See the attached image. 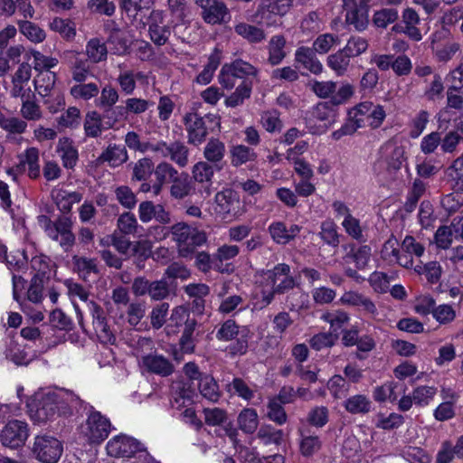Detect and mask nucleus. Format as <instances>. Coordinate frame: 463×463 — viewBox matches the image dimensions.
Masks as SVG:
<instances>
[{"mask_svg": "<svg viewBox=\"0 0 463 463\" xmlns=\"http://www.w3.org/2000/svg\"><path fill=\"white\" fill-rule=\"evenodd\" d=\"M402 18L403 26L397 24L392 27V30L395 32L404 33L413 41H420L422 35L420 29L417 27L420 24V16L418 13L414 9L408 7L402 12Z\"/></svg>", "mask_w": 463, "mask_h": 463, "instance_id": "obj_20", "label": "nucleus"}, {"mask_svg": "<svg viewBox=\"0 0 463 463\" xmlns=\"http://www.w3.org/2000/svg\"><path fill=\"white\" fill-rule=\"evenodd\" d=\"M111 427L109 419L90 406L80 432L89 443L100 444L109 437Z\"/></svg>", "mask_w": 463, "mask_h": 463, "instance_id": "obj_5", "label": "nucleus"}, {"mask_svg": "<svg viewBox=\"0 0 463 463\" xmlns=\"http://www.w3.org/2000/svg\"><path fill=\"white\" fill-rule=\"evenodd\" d=\"M372 249L368 245H362L358 248H352L347 257L351 258L358 269H364L371 258Z\"/></svg>", "mask_w": 463, "mask_h": 463, "instance_id": "obj_60", "label": "nucleus"}, {"mask_svg": "<svg viewBox=\"0 0 463 463\" xmlns=\"http://www.w3.org/2000/svg\"><path fill=\"white\" fill-rule=\"evenodd\" d=\"M72 264L74 271H76L85 280L91 273L97 274L99 272L96 260L94 259L73 256Z\"/></svg>", "mask_w": 463, "mask_h": 463, "instance_id": "obj_48", "label": "nucleus"}, {"mask_svg": "<svg viewBox=\"0 0 463 463\" xmlns=\"http://www.w3.org/2000/svg\"><path fill=\"white\" fill-rule=\"evenodd\" d=\"M437 393V388L434 386H419L412 392L413 401L417 406H427Z\"/></svg>", "mask_w": 463, "mask_h": 463, "instance_id": "obj_62", "label": "nucleus"}, {"mask_svg": "<svg viewBox=\"0 0 463 463\" xmlns=\"http://www.w3.org/2000/svg\"><path fill=\"white\" fill-rule=\"evenodd\" d=\"M234 32L250 43L257 44L263 42L267 35L260 25L240 22L234 25Z\"/></svg>", "mask_w": 463, "mask_h": 463, "instance_id": "obj_26", "label": "nucleus"}, {"mask_svg": "<svg viewBox=\"0 0 463 463\" xmlns=\"http://www.w3.org/2000/svg\"><path fill=\"white\" fill-rule=\"evenodd\" d=\"M283 430H276L270 425L261 426L257 434L258 438L261 439L265 445H279L283 440Z\"/></svg>", "mask_w": 463, "mask_h": 463, "instance_id": "obj_59", "label": "nucleus"}, {"mask_svg": "<svg viewBox=\"0 0 463 463\" xmlns=\"http://www.w3.org/2000/svg\"><path fill=\"white\" fill-rule=\"evenodd\" d=\"M252 91V81L242 80L236 87L235 90L225 99V105L229 108H236L244 103L245 99H250Z\"/></svg>", "mask_w": 463, "mask_h": 463, "instance_id": "obj_32", "label": "nucleus"}, {"mask_svg": "<svg viewBox=\"0 0 463 463\" xmlns=\"http://www.w3.org/2000/svg\"><path fill=\"white\" fill-rule=\"evenodd\" d=\"M85 135L90 137H98L102 132L101 116L97 111L88 112L84 120Z\"/></svg>", "mask_w": 463, "mask_h": 463, "instance_id": "obj_53", "label": "nucleus"}, {"mask_svg": "<svg viewBox=\"0 0 463 463\" xmlns=\"http://www.w3.org/2000/svg\"><path fill=\"white\" fill-rule=\"evenodd\" d=\"M118 90L113 86L107 84L102 88L99 97L95 100V104L98 108L104 109L105 108H110L116 105L118 101Z\"/></svg>", "mask_w": 463, "mask_h": 463, "instance_id": "obj_55", "label": "nucleus"}, {"mask_svg": "<svg viewBox=\"0 0 463 463\" xmlns=\"http://www.w3.org/2000/svg\"><path fill=\"white\" fill-rule=\"evenodd\" d=\"M165 16L161 10H152L148 16V33L156 46L165 45L171 35V28L164 24Z\"/></svg>", "mask_w": 463, "mask_h": 463, "instance_id": "obj_15", "label": "nucleus"}, {"mask_svg": "<svg viewBox=\"0 0 463 463\" xmlns=\"http://www.w3.org/2000/svg\"><path fill=\"white\" fill-rule=\"evenodd\" d=\"M106 449L110 457L131 458L136 454L139 455L145 449L137 439L121 434L109 439Z\"/></svg>", "mask_w": 463, "mask_h": 463, "instance_id": "obj_13", "label": "nucleus"}, {"mask_svg": "<svg viewBox=\"0 0 463 463\" xmlns=\"http://www.w3.org/2000/svg\"><path fill=\"white\" fill-rule=\"evenodd\" d=\"M343 8L345 12V23L358 32L364 31L369 24L368 10L356 0H343Z\"/></svg>", "mask_w": 463, "mask_h": 463, "instance_id": "obj_14", "label": "nucleus"}, {"mask_svg": "<svg viewBox=\"0 0 463 463\" xmlns=\"http://www.w3.org/2000/svg\"><path fill=\"white\" fill-rule=\"evenodd\" d=\"M404 423V417L402 414L392 412L388 416L380 414L378 416L376 428L384 430L398 429Z\"/></svg>", "mask_w": 463, "mask_h": 463, "instance_id": "obj_64", "label": "nucleus"}, {"mask_svg": "<svg viewBox=\"0 0 463 463\" xmlns=\"http://www.w3.org/2000/svg\"><path fill=\"white\" fill-rule=\"evenodd\" d=\"M99 92V88L96 83H84L80 82L71 88V94L75 99H81L89 100L91 98L96 97Z\"/></svg>", "mask_w": 463, "mask_h": 463, "instance_id": "obj_57", "label": "nucleus"}, {"mask_svg": "<svg viewBox=\"0 0 463 463\" xmlns=\"http://www.w3.org/2000/svg\"><path fill=\"white\" fill-rule=\"evenodd\" d=\"M326 65L335 73L336 76H344L351 66V58L343 49L338 50L326 58Z\"/></svg>", "mask_w": 463, "mask_h": 463, "instance_id": "obj_33", "label": "nucleus"}, {"mask_svg": "<svg viewBox=\"0 0 463 463\" xmlns=\"http://www.w3.org/2000/svg\"><path fill=\"white\" fill-rule=\"evenodd\" d=\"M335 106L331 102H319L313 108L312 116L319 121L325 122V126H331L336 118Z\"/></svg>", "mask_w": 463, "mask_h": 463, "instance_id": "obj_41", "label": "nucleus"}, {"mask_svg": "<svg viewBox=\"0 0 463 463\" xmlns=\"http://www.w3.org/2000/svg\"><path fill=\"white\" fill-rule=\"evenodd\" d=\"M37 222L46 236L59 242L65 252L71 250L75 243V235L71 231L72 221L69 216L61 215L55 221H52L49 216L42 214L37 217Z\"/></svg>", "mask_w": 463, "mask_h": 463, "instance_id": "obj_3", "label": "nucleus"}, {"mask_svg": "<svg viewBox=\"0 0 463 463\" xmlns=\"http://www.w3.org/2000/svg\"><path fill=\"white\" fill-rule=\"evenodd\" d=\"M156 182L154 184V194L159 195L165 184L172 181L179 175L178 171L168 162H160L154 170Z\"/></svg>", "mask_w": 463, "mask_h": 463, "instance_id": "obj_24", "label": "nucleus"}, {"mask_svg": "<svg viewBox=\"0 0 463 463\" xmlns=\"http://www.w3.org/2000/svg\"><path fill=\"white\" fill-rule=\"evenodd\" d=\"M86 53L93 63H98L106 60L108 51L103 42L98 38H93L86 45Z\"/></svg>", "mask_w": 463, "mask_h": 463, "instance_id": "obj_50", "label": "nucleus"}, {"mask_svg": "<svg viewBox=\"0 0 463 463\" xmlns=\"http://www.w3.org/2000/svg\"><path fill=\"white\" fill-rule=\"evenodd\" d=\"M295 61L313 74H320L323 71V65L317 58L316 52L309 47L301 46L296 50Z\"/></svg>", "mask_w": 463, "mask_h": 463, "instance_id": "obj_23", "label": "nucleus"}, {"mask_svg": "<svg viewBox=\"0 0 463 463\" xmlns=\"http://www.w3.org/2000/svg\"><path fill=\"white\" fill-rule=\"evenodd\" d=\"M0 128L9 135H22L26 131L27 123L17 117L0 115Z\"/></svg>", "mask_w": 463, "mask_h": 463, "instance_id": "obj_47", "label": "nucleus"}, {"mask_svg": "<svg viewBox=\"0 0 463 463\" xmlns=\"http://www.w3.org/2000/svg\"><path fill=\"white\" fill-rule=\"evenodd\" d=\"M399 17L398 10L392 7H384L373 13V24L375 27L385 29L393 24Z\"/></svg>", "mask_w": 463, "mask_h": 463, "instance_id": "obj_45", "label": "nucleus"}, {"mask_svg": "<svg viewBox=\"0 0 463 463\" xmlns=\"http://www.w3.org/2000/svg\"><path fill=\"white\" fill-rule=\"evenodd\" d=\"M215 336L218 340L225 342L236 339V342L228 347L229 353L232 355H242L248 350L249 330L246 327L240 329L233 319H227L222 323Z\"/></svg>", "mask_w": 463, "mask_h": 463, "instance_id": "obj_6", "label": "nucleus"}, {"mask_svg": "<svg viewBox=\"0 0 463 463\" xmlns=\"http://www.w3.org/2000/svg\"><path fill=\"white\" fill-rule=\"evenodd\" d=\"M20 33L33 43H42L44 41L46 34L44 30L37 24L27 21L20 20L17 22Z\"/></svg>", "mask_w": 463, "mask_h": 463, "instance_id": "obj_44", "label": "nucleus"}, {"mask_svg": "<svg viewBox=\"0 0 463 463\" xmlns=\"http://www.w3.org/2000/svg\"><path fill=\"white\" fill-rule=\"evenodd\" d=\"M253 21L261 27H279L282 22L266 7L261 2L259 4L255 14H253Z\"/></svg>", "mask_w": 463, "mask_h": 463, "instance_id": "obj_40", "label": "nucleus"}, {"mask_svg": "<svg viewBox=\"0 0 463 463\" xmlns=\"http://www.w3.org/2000/svg\"><path fill=\"white\" fill-rule=\"evenodd\" d=\"M128 159V152L124 146L110 144L99 155L97 161L100 164L107 162L110 166L117 167L127 162Z\"/></svg>", "mask_w": 463, "mask_h": 463, "instance_id": "obj_25", "label": "nucleus"}, {"mask_svg": "<svg viewBox=\"0 0 463 463\" xmlns=\"http://www.w3.org/2000/svg\"><path fill=\"white\" fill-rule=\"evenodd\" d=\"M219 169L215 165L205 162H197L192 168L193 179L197 183H212V179L215 172H219Z\"/></svg>", "mask_w": 463, "mask_h": 463, "instance_id": "obj_42", "label": "nucleus"}, {"mask_svg": "<svg viewBox=\"0 0 463 463\" xmlns=\"http://www.w3.org/2000/svg\"><path fill=\"white\" fill-rule=\"evenodd\" d=\"M28 437V423L20 420H11L0 431V443L5 448L17 449L25 444Z\"/></svg>", "mask_w": 463, "mask_h": 463, "instance_id": "obj_9", "label": "nucleus"}, {"mask_svg": "<svg viewBox=\"0 0 463 463\" xmlns=\"http://www.w3.org/2000/svg\"><path fill=\"white\" fill-rule=\"evenodd\" d=\"M56 80V75L51 71H41L33 80L35 90L43 98L53 94V88Z\"/></svg>", "mask_w": 463, "mask_h": 463, "instance_id": "obj_34", "label": "nucleus"}, {"mask_svg": "<svg viewBox=\"0 0 463 463\" xmlns=\"http://www.w3.org/2000/svg\"><path fill=\"white\" fill-rule=\"evenodd\" d=\"M117 226L119 232L124 235L136 234L141 228L134 213L125 212L119 215L117 221Z\"/></svg>", "mask_w": 463, "mask_h": 463, "instance_id": "obj_52", "label": "nucleus"}, {"mask_svg": "<svg viewBox=\"0 0 463 463\" xmlns=\"http://www.w3.org/2000/svg\"><path fill=\"white\" fill-rule=\"evenodd\" d=\"M372 402L364 394H356L345 401V409L352 414H365L371 411Z\"/></svg>", "mask_w": 463, "mask_h": 463, "instance_id": "obj_43", "label": "nucleus"}, {"mask_svg": "<svg viewBox=\"0 0 463 463\" xmlns=\"http://www.w3.org/2000/svg\"><path fill=\"white\" fill-rule=\"evenodd\" d=\"M339 37L333 33H324L319 35L312 44V49L320 54L327 53L333 46L339 43Z\"/></svg>", "mask_w": 463, "mask_h": 463, "instance_id": "obj_58", "label": "nucleus"}, {"mask_svg": "<svg viewBox=\"0 0 463 463\" xmlns=\"http://www.w3.org/2000/svg\"><path fill=\"white\" fill-rule=\"evenodd\" d=\"M53 198L58 209L63 213H70L72 205L82 199V194L79 192H68L66 190H58Z\"/></svg>", "mask_w": 463, "mask_h": 463, "instance_id": "obj_39", "label": "nucleus"}, {"mask_svg": "<svg viewBox=\"0 0 463 463\" xmlns=\"http://www.w3.org/2000/svg\"><path fill=\"white\" fill-rule=\"evenodd\" d=\"M32 451L33 456L43 463H56L62 454V445L54 437L36 436Z\"/></svg>", "mask_w": 463, "mask_h": 463, "instance_id": "obj_10", "label": "nucleus"}, {"mask_svg": "<svg viewBox=\"0 0 463 463\" xmlns=\"http://www.w3.org/2000/svg\"><path fill=\"white\" fill-rule=\"evenodd\" d=\"M193 190V182L187 173H179L177 177L172 181L170 186V195L177 200H181L190 195Z\"/></svg>", "mask_w": 463, "mask_h": 463, "instance_id": "obj_30", "label": "nucleus"}, {"mask_svg": "<svg viewBox=\"0 0 463 463\" xmlns=\"http://www.w3.org/2000/svg\"><path fill=\"white\" fill-rule=\"evenodd\" d=\"M20 114L24 120L29 121H37L43 118L40 105L32 100L30 95H27L26 99L22 100Z\"/></svg>", "mask_w": 463, "mask_h": 463, "instance_id": "obj_54", "label": "nucleus"}, {"mask_svg": "<svg viewBox=\"0 0 463 463\" xmlns=\"http://www.w3.org/2000/svg\"><path fill=\"white\" fill-rule=\"evenodd\" d=\"M299 433V452L307 458H312L320 451L323 442L319 436L311 435L303 430H298Z\"/></svg>", "mask_w": 463, "mask_h": 463, "instance_id": "obj_28", "label": "nucleus"}, {"mask_svg": "<svg viewBox=\"0 0 463 463\" xmlns=\"http://www.w3.org/2000/svg\"><path fill=\"white\" fill-rule=\"evenodd\" d=\"M195 4L202 9L201 16L208 24H224L231 21L230 10L221 0H195Z\"/></svg>", "mask_w": 463, "mask_h": 463, "instance_id": "obj_11", "label": "nucleus"}, {"mask_svg": "<svg viewBox=\"0 0 463 463\" xmlns=\"http://www.w3.org/2000/svg\"><path fill=\"white\" fill-rule=\"evenodd\" d=\"M183 122L187 132L188 143L194 146H199L205 141L209 128L207 123L220 124V120L215 115L207 114L202 117L196 112L186 113Z\"/></svg>", "mask_w": 463, "mask_h": 463, "instance_id": "obj_7", "label": "nucleus"}, {"mask_svg": "<svg viewBox=\"0 0 463 463\" xmlns=\"http://www.w3.org/2000/svg\"><path fill=\"white\" fill-rule=\"evenodd\" d=\"M56 153L61 157L62 166L73 170L79 162V152L72 139L61 137L56 146Z\"/></svg>", "mask_w": 463, "mask_h": 463, "instance_id": "obj_21", "label": "nucleus"}, {"mask_svg": "<svg viewBox=\"0 0 463 463\" xmlns=\"http://www.w3.org/2000/svg\"><path fill=\"white\" fill-rule=\"evenodd\" d=\"M121 11L127 15L130 22L137 27L144 28L148 7L143 5V0H118Z\"/></svg>", "mask_w": 463, "mask_h": 463, "instance_id": "obj_19", "label": "nucleus"}, {"mask_svg": "<svg viewBox=\"0 0 463 463\" xmlns=\"http://www.w3.org/2000/svg\"><path fill=\"white\" fill-rule=\"evenodd\" d=\"M56 416H71L81 401L70 392H56Z\"/></svg>", "mask_w": 463, "mask_h": 463, "instance_id": "obj_29", "label": "nucleus"}, {"mask_svg": "<svg viewBox=\"0 0 463 463\" xmlns=\"http://www.w3.org/2000/svg\"><path fill=\"white\" fill-rule=\"evenodd\" d=\"M319 236L325 243L334 248L337 247L339 244V234L337 232V226L331 220L324 221L321 223Z\"/></svg>", "mask_w": 463, "mask_h": 463, "instance_id": "obj_51", "label": "nucleus"}, {"mask_svg": "<svg viewBox=\"0 0 463 463\" xmlns=\"http://www.w3.org/2000/svg\"><path fill=\"white\" fill-rule=\"evenodd\" d=\"M224 156V144L216 138L210 139L203 149V156L206 159L205 162L215 165L219 169H222Z\"/></svg>", "mask_w": 463, "mask_h": 463, "instance_id": "obj_27", "label": "nucleus"}, {"mask_svg": "<svg viewBox=\"0 0 463 463\" xmlns=\"http://www.w3.org/2000/svg\"><path fill=\"white\" fill-rule=\"evenodd\" d=\"M301 229L298 224H291L288 227L285 222L279 221L270 223L268 231L274 242L285 245L294 240Z\"/></svg>", "mask_w": 463, "mask_h": 463, "instance_id": "obj_18", "label": "nucleus"}, {"mask_svg": "<svg viewBox=\"0 0 463 463\" xmlns=\"http://www.w3.org/2000/svg\"><path fill=\"white\" fill-rule=\"evenodd\" d=\"M215 211L222 218H238L243 213L239 194L232 189H223L215 194Z\"/></svg>", "mask_w": 463, "mask_h": 463, "instance_id": "obj_12", "label": "nucleus"}, {"mask_svg": "<svg viewBox=\"0 0 463 463\" xmlns=\"http://www.w3.org/2000/svg\"><path fill=\"white\" fill-rule=\"evenodd\" d=\"M414 270L419 275H424L431 284L439 282L442 273V268L438 261H430L425 264L420 262L414 266Z\"/></svg>", "mask_w": 463, "mask_h": 463, "instance_id": "obj_46", "label": "nucleus"}, {"mask_svg": "<svg viewBox=\"0 0 463 463\" xmlns=\"http://www.w3.org/2000/svg\"><path fill=\"white\" fill-rule=\"evenodd\" d=\"M258 275L261 290L254 303V307L257 309H263L269 306L276 296L287 295L288 299L290 291L298 286L297 279L291 274V268L287 263H279L272 269H261Z\"/></svg>", "mask_w": 463, "mask_h": 463, "instance_id": "obj_1", "label": "nucleus"}, {"mask_svg": "<svg viewBox=\"0 0 463 463\" xmlns=\"http://www.w3.org/2000/svg\"><path fill=\"white\" fill-rule=\"evenodd\" d=\"M231 163L233 166L238 167L247 163L256 161L257 153L253 148L245 145L233 146L231 150Z\"/></svg>", "mask_w": 463, "mask_h": 463, "instance_id": "obj_35", "label": "nucleus"}, {"mask_svg": "<svg viewBox=\"0 0 463 463\" xmlns=\"http://www.w3.org/2000/svg\"><path fill=\"white\" fill-rule=\"evenodd\" d=\"M139 220L147 223L155 219L158 223L167 225L171 223V213L161 203H154L152 201H143L138 205Z\"/></svg>", "mask_w": 463, "mask_h": 463, "instance_id": "obj_16", "label": "nucleus"}, {"mask_svg": "<svg viewBox=\"0 0 463 463\" xmlns=\"http://www.w3.org/2000/svg\"><path fill=\"white\" fill-rule=\"evenodd\" d=\"M141 363L146 372L162 377H167L175 371L173 363L164 355L156 353L143 356Z\"/></svg>", "mask_w": 463, "mask_h": 463, "instance_id": "obj_17", "label": "nucleus"}, {"mask_svg": "<svg viewBox=\"0 0 463 463\" xmlns=\"http://www.w3.org/2000/svg\"><path fill=\"white\" fill-rule=\"evenodd\" d=\"M240 253V248L237 245L224 244L217 249L214 253L216 264L214 269L220 273L231 274L234 271L232 264H224V261L234 259Z\"/></svg>", "mask_w": 463, "mask_h": 463, "instance_id": "obj_22", "label": "nucleus"}, {"mask_svg": "<svg viewBox=\"0 0 463 463\" xmlns=\"http://www.w3.org/2000/svg\"><path fill=\"white\" fill-rule=\"evenodd\" d=\"M56 392L37 393L28 403L32 420L37 422H46L56 417Z\"/></svg>", "mask_w": 463, "mask_h": 463, "instance_id": "obj_8", "label": "nucleus"}, {"mask_svg": "<svg viewBox=\"0 0 463 463\" xmlns=\"http://www.w3.org/2000/svg\"><path fill=\"white\" fill-rule=\"evenodd\" d=\"M155 170L153 161L148 157L139 159L133 168V178L138 181L147 180Z\"/></svg>", "mask_w": 463, "mask_h": 463, "instance_id": "obj_63", "label": "nucleus"}, {"mask_svg": "<svg viewBox=\"0 0 463 463\" xmlns=\"http://www.w3.org/2000/svg\"><path fill=\"white\" fill-rule=\"evenodd\" d=\"M368 46L369 43L366 38L359 35H352L347 40L345 46L342 49L352 59L364 53L367 51Z\"/></svg>", "mask_w": 463, "mask_h": 463, "instance_id": "obj_49", "label": "nucleus"}, {"mask_svg": "<svg viewBox=\"0 0 463 463\" xmlns=\"http://www.w3.org/2000/svg\"><path fill=\"white\" fill-rule=\"evenodd\" d=\"M198 388L203 398L217 402L221 397V391L217 382L212 375L203 374L199 381Z\"/></svg>", "mask_w": 463, "mask_h": 463, "instance_id": "obj_36", "label": "nucleus"}, {"mask_svg": "<svg viewBox=\"0 0 463 463\" xmlns=\"http://www.w3.org/2000/svg\"><path fill=\"white\" fill-rule=\"evenodd\" d=\"M285 46L286 39L282 34H276L270 38L268 43V61L271 65H278L285 59L287 55Z\"/></svg>", "mask_w": 463, "mask_h": 463, "instance_id": "obj_31", "label": "nucleus"}, {"mask_svg": "<svg viewBox=\"0 0 463 463\" xmlns=\"http://www.w3.org/2000/svg\"><path fill=\"white\" fill-rule=\"evenodd\" d=\"M172 240L177 245L178 254L182 258H189L196 247L207 241L206 233L197 227L184 222H179L170 227Z\"/></svg>", "mask_w": 463, "mask_h": 463, "instance_id": "obj_4", "label": "nucleus"}, {"mask_svg": "<svg viewBox=\"0 0 463 463\" xmlns=\"http://www.w3.org/2000/svg\"><path fill=\"white\" fill-rule=\"evenodd\" d=\"M419 222L423 229L433 227L436 222L433 205L430 201H422L418 213Z\"/></svg>", "mask_w": 463, "mask_h": 463, "instance_id": "obj_61", "label": "nucleus"}, {"mask_svg": "<svg viewBox=\"0 0 463 463\" xmlns=\"http://www.w3.org/2000/svg\"><path fill=\"white\" fill-rule=\"evenodd\" d=\"M189 153L188 146L182 141L176 140L169 143V158L177 166L184 168L189 164Z\"/></svg>", "mask_w": 463, "mask_h": 463, "instance_id": "obj_37", "label": "nucleus"}, {"mask_svg": "<svg viewBox=\"0 0 463 463\" xmlns=\"http://www.w3.org/2000/svg\"><path fill=\"white\" fill-rule=\"evenodd\" d=\"M71 298L78 297L86 303L92 317V324L95 333L100 342L113 345L116 337L107 324V319L102 307L93 300H89V292L79 283L67 279L64 282Z\"/></svg>", "mask_w": 463, "mask_h": 463, "instance_id": "obj_2", "label": "nucleus"}, {"mask_svg": "<svg viewBox=\"0 0 463 463\" xmlns=\"http://www.w3.org/2000/svg\"><path fill=\"white\" fill-rule=\"evenodd\" d=\"M184 328L180 338V345L185 352H192L194 350V333L197 326V321L194 318L187 317L185 319Z\"/></svg>", "mask_w": 463, "mask_h": 463, "instance_id": "obj_56", "label": "nucleus"}, {"mask_svg": "<svg viewBox=\"0 0 463 463\" xmlns=\"http://www.w3.org/2000/svg\"><path fill=\"white\" fill-rule=\"evenodd\" d=\"M239 429L245 434H252L259 425V417L255 409L245 408L238 415Z\"/></svg>", "mask_w": 463, "mask_h": 463, "instance_id": "obj_38", "label": "nucleus"}]
</instances>
